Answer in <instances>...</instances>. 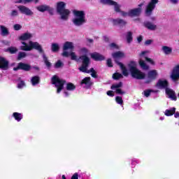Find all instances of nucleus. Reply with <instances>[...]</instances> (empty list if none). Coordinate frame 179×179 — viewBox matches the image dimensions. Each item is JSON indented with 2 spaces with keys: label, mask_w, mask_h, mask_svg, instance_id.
I'll use <instances>...</instances> for the list:
<instances>
[{
  "label": "nucleus",
  "mask_w": 179,
  "mask_h": 179,
  "mask_svg": "<svg viewBox=\"0 0 179 179\" xmlns=\"http://www.w3.org/2000/svg\"><path fill=\"white\" fill-rule=\"evenodd\" d=\"M80 59H81L82 64L81 66L78 68L79 71L83 73H91V76L96 79L98 76L96 70H94V68L87 70V68H89L90 65V57H88L87 55H83L80 56Z\"/></svg>",
  "instance_id": "obj_1"
},
{
  "label": "nucleus",
  "mask_w": 179,
  "mask_h": 179,
  "mask_svg": "<svg viewBox=\"0 0 179 179\" xmlns=\"http://www.w3.org/2000/svg\"><path fill=\"white\" fill-rule=\"evenodd\" d=\"M66 3L64 1H59L56 4V10L62 20L66 21L69 19L71 10L66 9Z\"/></svg>",
  "instance_id": "obj_2"
},
{
  "label": "nucleus",
  "mask_w": 179,
  "mask_h": 179,
  "mask_svg": "<svg viewBox=\"0 0 179 179\" xmlns=\"http://www.w3.org/2000/svg\"><path fill=\"white\" fill-rule=\"evenodd\" d=\"M128 66L131 78H134V79H137L138 80H142L143 79H145L146 75L145 74V73L141 71V70L136 68V63L135 62H130L128 64Z\"/></svg>",
  "instance_id": "obj_3"
},
{
  "label": "nucleus",
  "mask_w": 179,
  "mask_h": 179,
  "mask_svg": "<svg viewBox=\"0 0 179 179\" xmlns=\"http://www.w3.org/2000/svg\"><path fill=\"white\" fill-rule=\"evenodd\" d=\"M22 45L20 46V50L22 51H31V50H36L38 51L40 54L44 53V50H43V47L38 42H33L30 41L29 42V45L26 43V42H22Z\"/></svg>",
  "instance_id": "obj_4"
},
{
  "label": "nucleus",
  "mask_w": 179,
  "mask_h": 179,
  "mask_svg": "<svg viewBox=\"0 0 179 179\" xmlns=\"http://www.w3.org/2000/svg\"><path fill=\"white\" fill-rule=\"evenodd\" d=\"M76 18L73 20V23L75 26H82L86 23V14L83 10H74L73 11Z\"/></svg>",
  "instance_id": "obj_5"
},
{
  "label": "nucleus",
  "mask_w": 179,
  "mask_h": 179,
  "mask_svg": "<svg viewBox=\"0 0 179 179\" xmlns=\"http://www.w3.org/2000/svg\"><path fill=\"white\" fill-rule=\"evenodd\" d=\"M52 85L57 88V93L59 94L64 90V86L66 83V80L61 79L58 76L55 75L51 78Z\"/></svg>",
  "instance_id": "obj_6"
},
{
  "label": "nucleus",
  "mask_w": 179,
  "mask_h": 179,
  "mask_svg": "<svg viewBox=\"0 0 179 179\" xmlns=\"http://www.w3.org/2000/svg\"><path fill=\"white\" fill-rule=\"evenodd\" d=\"M157 3H159V0H150V1L148 3L145 8V16H147L148 17L152 16V13H153V10H155Z\"/></svg>",
  "instance_id": "obj_7"
},
{
  "label": "nucleus",
  "mask_w": 179,
  "mask_h": 179,
  "mask_svg": "<svg viewBox=\"0 0 179 179\" xmlns=\"http://www.w3.org/2000/svg\"><path fill=\"white\" fill-rule=\"evenodd\" d=\"M101 3L103 5H108L109 6H114L115 12L120 13L121 12V6L116 1L113 0H101Z\"/></svg>",
  "instance_id": "obj_8"
},
{
  "label": "nucleus",
  "mask_w": 179,
  "mask_h": 179,
  "mask_svg": "<svg viewBox=\"0 0 179 179\" xmlns=\"http://www.w3.org/2000/svg\"><path fill=\"white\" fill-rule=\"evenodd\" d=\"M13 71H24V72H30L31 71V65L27 63L20 62L16 67L13 68Z\"/></svg>",
  "instance_id": "obj_9"
},
{
  "label": "nucleus",
  "mask_w": 179,
  "mask_h": 179,
  "mask_svg": "<svg viewBox=\"0 0 179 179\" xmlns=\"http://www.w3.org/2000/svg\"><path fill=\"white\" fill-rule=\"evenodd\" d=\"M159 73H157V71L151 70L148 73V79L145 81L146 85H149V83H152L153 80H156L157 79Z\"/></svg>",
  "instance_id": "obj_10"
},
{
  "label": "nucleus",
  "mask_w": 179,
  "mask_h": 179,
  "mask_svg": "<svg viewBox=\"0 0 179 179\" xmlns=\"http://www.w3.org/2000/svg\"><path fill=\"white\" fill-rule=\"evenodd\" d=\"M17 9L20 13L22 15H26V16H33V15H34V13H33L30 8L26 7L25 6H18Z\"/></svg>",
  "instance_id": "obj_11"
},
{
  "label": "nucleus",
  "mask_w": 179,
  "mask_h": 179,
  "mask_svg": "<svg viewBox=\"0 0 179 179\" xmlns=\"http://www.w3.org/2000/svg\"><path fill=\"white\" fill-rule=\"evenodd\" d=\"M112 57L114 59L115 64H117V65H120V64H122L120 62V59H121V58H124V57H125V54L121 51H118L112 53Z\"/></svg>",
  "instance_id": "obj_12"
},
{
  "label": "nucleus",
  "mask_w": 179,
  "mask_h": 179,
  "mask_svg": "<svg viewBox=\"0 0 179 179\" xmlns=\"http://www.w3.org/2000/svg\"><path fill=\"white\" fill-rule=\"evenodd\" d=\"M142 13V8H136L129 10L128 16L130 17H139Z\"/></svg>",
  "instance_id": "obj_13"
},
{
  "label": "nucleus",
  "mask_w": 179,
  "mask_h": 179,
  "mask_svg": "<svg viewBox=\"0 0 179 179\" xmlns=\"http://www.w3.org/2000/svg\"><path fill=\"white\" fill-rule=\"evenodd\" d=\"M62 56L66 57V58H68V57L71 56V61H76V62H79L80 60L82 61L80 57L78 59V56H76L75 52H71L69 53L67 51H64L62 52Z\"/></svg>",
  "instance_id": "obj_14"
},
{
  "label": "nucleus",
  "mask_w": 179,
  "mask_h": 179,
  "mask_svg": "<svg viewBox=\"0 0 179 179\" xmlns=\"http://www.w3.org/2000/svg\"><path fill=\"white\" fill-rule=\"evenodd\" d=\"M90 57L92 59H94V61H96V62H101V61L106 60V57H104V55H103L97 52L91 53Z\"/></svg>",
  "instance_id": "obj_15"
},
{
  "label": "nucleus",
  "mask_w": 179,
  "mask_h": 179,
  "mask_svg": "<svg viewBox=\"0 0 179 179\" xmlns=\"http://www.w3.org/2000/svg\"><path fill=\"white\" fill-rule=\"evenodd\" d=\"M165 93L169 96V99L173 100V101H177V96L176 95V92H174V90L171 88H166Z\"/></svg>",
  "instance_id": "obj_16"
},
{
  "label": "nucleus",
  "mask_w": 179,
  "mask_h": 179,
  "mask_svg": "<svg viewBox=\"0 0 179 179\" xmlns=\"http://www.w3.org/2000/svg\"><path fill=\"white\" fill-rule=\"evenodd\" d=\"M157 87H159V89H169V81L167 80H162V79H159L158 82L157 83Z\"/></svg>",
  "instance_id": "obj_17"
},
{
  "label": "nucleus",
  "mask_w": 179,
  "mask_h": 179,
  "mask_svg": "<svg viewBox=\"0 0 179 179\" xmlns=\"http://www.w3.org/2000/svg\"><path fill=\"white\" fill-rule=\"evenodd\" d=\"M112 22L114 26H120V27H124V26H127V21L121 18L113 19L112 20Z\"/></svg>",
  "instance_id": "obj_18"
},
{
  "label": "nucleus",
  "mask_w": 179,
  "mask_h": 179,
  "mask_svg": "<svg viewBox=\"0 0 179 179\" xmlns=\"http://www.w3.org/2000/svg\"><path fill=\"white\" fill-rule=\"evenodd\" d=\"M9 68V62L6 60L5 57H0V69H8Z\"/></svg>",
  "instance_id": "obj_19"
},
{
  "label": "nucleus",
  "mask_w": 179,
  "mask_h": 179,
  "mask_svg": "<svg viewBox=\"0 0 179 179\" xmlns=\"http://www.w3.org/2000/svg\"><path fill=\"white\" fill-rule=\"evenodd\" d=\"M144 27L148 29V30L155 31L156 29H157V26L156 24H154L153 23L146 21L143 23Z\"/></svg>",
  "instance_id": "obj_20"
},
{
  "label": "nucleus",
  "mask_w": 179,
  "mask_h": 179,
  "mask_svg": "<svg viewBox=\"0 0 179 179\" xmlns=\"http://www.w3.org/2000/svg\"><path fill=\"white\" fill-rule=\"evenodd\" d=\"M33 37V35L30 33H24L22 34L20 36H19V40L20 41H26L27 40H30Z\"/></svg>",
  "instance_id": "obj_21"
},
{
  "label": "nucleus",
  "mask_w": 179,
  "mask_h": 179,
  "mask_svg": "<svg viewBox=\"0 0 179 179\" xmlns=\"http://www.w3.org/2000/svg\"><path fill=\"white\" fill-rule=\"evenodd\" d=\"M73 48H75V47L73 46V43L72 42L66 41L63 45L64 51H68V50H73Z\"/></svg>",
  "instance_id": "obj_22"
},
{
  "label": "nucleus",
  "mask_w": 179,
  "mask_h": 179,
  "mask_svg": "<svg viewBox=\"0 0 179 179\" xmlns=\"http://www.w3.org/2000/svg\"><path fill=\"white\" fill-rule=\"evenodd\" d=\"M171 78L173 82H177V80H179V71L173 69L171 75Z\"/></svg>",
  "instance_id": "obj_23"
},
{
  "label": "nucleus",
  "mask_w": 179,
  "mask_h": 179,
  "mask_svg": "<svg viewBox=\"0 0 179 179\" xmlns=\"http://www.w3.org/2000/svg\"><path fill=\"white\" fill-rule=\"evenodd\" d=\"M13 117L15 118V121H17V122H20V121L23 120V115L17 112H14L13 113Z\"/></svg>",
  "instance_id": "obj_24"
},
{
  "label": "nucleus",
  "mask_w": 179,
  "mask_h": 179,
  "mask_svg": "<svg viewBox=\"0 0 179 179\" xmlns=\"http://www.w3.org/2000/svg\"><path fill=\"white\" fill-rule=\"evenodd\" d=\"M0 29H1V36H3V37L9 36V29H8V28H6L3 25H1Z\"/></svg>",
  "instance_id": "obj_25"
},
{
  "label": "nucleus",
  "mask_w": 179,
  "mask_h": 179,
  "mask_svg": "<svg viewBox=\"0 0 179 179\" xmlns=\"http://www.w3.org/2000/svg\"><path fill=\"white\" fill-rule=\"evenodd\" d=\"M176 114V108H171L170 109H166L164 112V115L166 117H171Z\"/></svg>",
  "instance_id": "obj_26"
},
{
  "label": "nucleus",
  "mask_w": 179,
  "mask_h": 179,
  "mask_svg": "<svg viewBox=\"0 0 179 179\" xmlns=\"http://www.w3.org/2000/svg\"><path fill=\"white\" fill-rule=\"evenodd\" d=\"M118 66H120L124 76H128V75H129V73H128V70L127 69V67H125L124 64L119 63Z\"/></svg>",
  "instance_id": "obj_27"
},
{
  "label": "nucleus",
  "mask_w": 179,
  "mask_h": 179,
  "mask_svg": "<svg viewBox=\"0 0 179 179\" xmlns=\"http://www.w3.org/2000/svg\"><path fill=\"white\" fill-rule=\"evenodd\" d=\"M66 90L68 92H73V90H76V85L72 83H68L66 86Z\"/></svg>",
  "instance_id": "obj_28"
},
{
  "label": "nucleus",
  "mask_w": 179,
  "mask_h": 179,
  "mask_svg": "<svg viewBox=\"0 0 179 179\" xmlns=\"http://www.w3.org/2000/svg\"><path fill=\"white\" fill-rule=\"evenodd\" d=\"M90 77H85L80 82V85H86V86H92V81Z\"/></svg>",
  "instance_id": "obj_29"
},
{
  "label": "nucleus",
  "mask_w": 179,
  "mask_h": 179,
  "mask_svg": "<svg viewBox=\"0 0 179 179\" xmlns=\"http://www.w3.org/2000/svg\"><path fill=\"white\" fill-rule=\"evenodd\" d=\"M162 51L164 52L165 55H170L173 52V49L169 46H163Z\"/></svg>",
  "instance_id": "obj_30"
},
{
  "label": "nucleus",
  "mask_w": 179,
  "mask_h": 179,
  "mask_svg": "<svg viewBox=\"0 0 179 179\" xmlns=\"http://www.w3.org/2000/svg\"><path fill=\"white\" fill-rule=\"evenodd\" d=\"M31 82L32 84V86H36V85H38L40 83V77L38 76H35L31 78Z\"/></svg>",
  "instance_id": "obj_31"
},
{
  "label": "nucleus",
  "mask_w": 179,
  "mask_h": 179,
  "mask_svg": "<svg viewBox=\"0 0 179 179\" xmlns=\"http://www.w3.org/2000/svg\"><path fill=\"white\" fill-rule=\"evenodd\" d=\"M49 6H47V5H41L39 6L36 7V9L39 12H45V11H47V10L49 9Z\"/></svg>",
  "instance_id": "obj_32"
},
{
  "label": "nucleus",
  "mask_w": 179,
  "mask_h": 179,
  "mask_svg": "<svg viewBox=\"0 0 179 179\" xmlns=\"http://www.w3.org/2000/svg\"><path fill=\"white\" fill-rule=\"evenodd\" d=\"M138 64L143 69H145V71H148L149 69V66L146 64L145 61L141 59L139 60Z\"/></svg>",
  "instance_id": "obj_33"
},
{
  "label": "nucleus",
  "mask_w": 179,
  "mask_h": 179,
  "mask_svg": "<svg viewBox=\"0 0 179 179\" xmlns=\"http://www.w3.org/2000/svg\"><path fill=\"white\" fill-rule=\"evenodd\" d=\"M17 49L16 47H9L8 48L6 49V52H9L10 54H16L17 52Z\"/></svg>",
  "instance_id": "obj_34"
},
{
  "label": "nucleus",
  "mask_w": 179,
  "mask_h": 179,
  "mask_svg": "<svg viewBox=\"0 0 179 179\" xmlns=\"http://www.w3.org/2000/svg\"><path fill=\"white\" fill-rule=\"evenodd\" d=\"M27 57V54L24 52H20L18 53L17 59V61H21V59H23L24 58H26Z\"/></svg>",
  "instance_id": "obj_35"
},
{
  "label": "nucleus",
  "mask_w": 179,
  "mask_h": 179,
  "mask_svg": "<svg viewBox=\"0 0 179 179\" xmlns=\"http://www.w3.org/2000/svg\"><path fill=\"white\" fill-rule=\"evenodd\" d=\"M51 50L52 52H58L59 51V45L58 43H52Z\"/></svg>",
  "instance_id": "obj_36"
},
{
  "label": "nucleus",
  "mask_w": 179,
  "mask_h": 179,
  "mask_svg": "<svg viewBox=\"0 0 179 179\" xmlns=\"http://www.w3.org/2000/svg\"><path fill=\"white\" fill-rule=\"evenodd\" d=\"M122 87V82H119L117 84H113L111 85L110 89L112 90H114V89H115V90H117V89H120Z\"/></svg>",
  "instance_id": "obj_37"
},
{
  "label": "nucleus",
  "mask_w": 179,
  "mask_h": 179,
  "mask_svg": "<svg viewBox=\"0 0 179 179\" xmlns=\"http://www.w3.org/2000/svg\"><path fill=\"white\" fill-rule=\"evenodd\" d=\"M122 78H124V76L120 73H115L113 74V79H114V80H119V79H121Z\"/></svg>",
  "instance_id": "obj_38"
},
{
  "label": "nucleus",
  "mask_w": 179,
  "mask_h": 179,
  "mask_svg": "<svg viewBox=\"0 0 179 179\" xmlns=\"http://www.w3.org/2000/svg\"><path fill=\"white\" fill-rule=\"evenodd\" d=\"M134 40V38L132 37V32L129 31L127 32V41L129 44L130 43H132V41Z\"/></svg>",
  "instance_id": "obj_39"
},
{
  "label": "nucleus",
  "mask_w": 179,
  "mask_h": 179,
  "mask_svg": "<svg viewBox=\"0 0 179 179\" xmlns=\"http://www.w3.org/2000/svg\"><path fill=\"white\" fill-rule=\"evenodd\" d=\"M43 57L45 65H46L47 68H51V62L48 61V58H47V56H45V55H43Z\"/></svg>",
  "instance_id": "obj_40"
},
{
  "label": "nucleus",
  "mask_w": 179,
  "mask_h": 179,
  "mask_svg": "<svg viewBox=\"0 0 179 179\" xmlns=\"http://www.w3.org/2000/svg\"><path fill=\"white\" fill-rule=\"evenodd\" d=\"M115 101L117 104H120V106H122V104H124V100H122V96H116Z\"/></svg>",
  "instance_id": "obj_41"
},
{
  "label": "nucleus",
  "mask_w": 179,
  "mask_h": 179,
  "mask_svg": "<svg viewBox=\"0 0 179 179\" xmlns=\"http://www.w3.org/2000/svg\"><path fill=\"white\" fill-rule=\"evenodd\" d=\"M61 66H64V64H62V62H61V60H58L55 64V68H56V69H58L61 68Z\"/></svg>",
  "instance_id": "obj_42"
},
{
  "label": "nucleus",
  "mask_w": 179,
  "mask_h": 179,
  "mask_svg": "<svg viewBox=\"0 0 179 179\" xmlns=\"http://www.w3.org/2000/svg\"><path fill=\"white\" fill-rule=\"evenodd\" d=\"M153 92V91L152 90H145L143 92V94L145 97H149V96H150V93Z\"/></svg>",
  "instance_id": "obj_43"
},
{
  "label": "nucleus",
  "mask_w": 179,
  "mask_h": 179,
  "mask_svg": "<svg viewBox=\"0 0 179 179\" xmlns=\"http://www.w3.org/2000/svg\"><path fill=\"white\" fill-rule=\"evenodd\" d=\"M145 61H147V62H149V64H150L151 65H155L156 63L155 62V61H153V59L148 57H145Z\"/></svg>",
  "instance_id": "obj_44"
},
{
  "label": "nucleus",
  "mask_w": 179,
  "mask_h": 179,
  "mask_svg": "<svg viewBox=\"0 0 179 179\" xmlns=\"http://www.w3.org/2000/svg\"><path fill=\"white\" fill-rule=\"evenodd\" d=\"M110 48L112 50H118L119 47L115 43H112L109 45Z\"/></svg>",
  "instance_id": "obj_45"
},
{
  "label": "nucleus",
  "mask_w": 179,
  "mask_h": 179,
  "mask_svg": "<svg viewBox=\"0 0 179 179\" xmlns=\"http://www.w3.org/2000/svg\"><path fill=\"white\" fill-rule=\"evenodd\" d=\"M106 65H107V66H108V68H113V62H112L111 59H107Z\"/></svg>",
  "instance_id": "obj_46"
},
{
  "label": "nucleus",
  "mask_w": 179,
  "mask_h": 179,
  "mask_svg": "<svg viewBox=\"0 0 179 179\" xmlns=\"http://www.w3.org/2000/svg\"><path fill=\"white\" fill-rule=\"evenodd\" d=\"M24 86H26V84L24 83V81L21 80L18 84H17V87L18 89H22Z\"/></svg>",
  "instance_id": "obj_47"
},
{
  "label": "nucleus",
  "mask_w": 179,
  "mask_h": 179,
  "mask_svg": "<svg viewBox=\"0 0 179 179\" xmlns=\"http://www.w3.org/2000/svg\"><path fill=\"white\" fill-rule=\"evenodd\" d=\"M116 94H125V92L122 91L121 88H117L115 90Z\"/></svg>",
  "instance_id": "obj_48"
},
{
  "label": "nucleus",
  "mask_w": 179,
  "mask_h": 179,
  "mask_svg": "<svg viewBox=\"0 0 179 179\" xmlns=\"http://www.w3.org/2000/svg\"><path fill=\"white\" fill-rule=\"evenodd\" d=\"M13 29H14V30L19 31V30H20V29H22V25H20L19 24H15L13 26Z\"/></svg>",
  "instance_id": "obj_49"
},
{
  "label": "nucleus",
  "mask_w": 179,
  "mask_h": 179,
  "mask_svg": "<svg viewBox=\"0 0 179 179\" xmlns=\"http://www.w3.org/2000/svg\"><path fill=\"white\" fill-rule=\"evenodd\" d=\"M34 1L35 3H38V1L40 0H24V3H30V2H33Z\"/></svg>",
  "instance_id": "obj_50"
},
{
  "label": "nucleus",
  "mask_w": 179,
  "mask_h": 179,
  "mask_svg": "<svg viewBox=\"0 0 179 179\" xmlns=\"http://www.w3.org/2000/svg\"><path fill=\"white\" fill-rule=\"evenodd\" d=\"M106 94L110 97H114V92L109 90L106 92Z\"/></svg>",
  "instance_id": "obj_51"
},
{
  "label": "nucleus",
  "mask_w": 179,
  "mask_h": 179,
  "mask_svg": "<svg viewBox=\"0 0 179 179\" xmlns=\"http://www.w3.org/2000/svg\"><path fill=\"white\" fill-rule=\"evenodd\" d=\"M152 43H153V40L148 39V40L145 41V45H150V44H152Z\"/></svg>",
  "instance_id": "obj_52"
},
{
  "label": "nucleus",
  "mask_w": 179,
  "mask_h": 179,
  "mask_svg": "<svg viewBox=\"0 0 179 179\" xmlns=\"http://www.w3.org/2000/svg\"><path fill=\"white\" fill-rule=\"evenodd\" d=\"M18 13L17 10H13L12 12L10 13V16H17Z\"/></svg>",
  "instance_id": "obj_53"
},
{
  "label": "nucleus",
  "mask_w": 179,
  "mask_h": 179,
  "mask_svg": "<svg viewBox=\"0 0 179 179\" xmlns=\"http://www.w3.org/2000/svg\"><path fill=\"white\" fill-rule=\"evenodd\" d=\"M47 11L50 13V15H54V8H50V6H49V9H48Z\"/></svg>",
  "instance_id": "obj_54"
},
{
  "label": "nucleus",
  "mask_w": 179,
  "mask_h": 179,
  "mask_svg": "<svg viewBox=\"0 0 179 179\" xmlns=\"http://www.w3.org/2000/svg\"><path fill=\"white\" fill-rule=\"evenodd\" d=\"M71 179H79V174L78 173H75L72 176Z\"/></svg>",
  "instance_id": "obj_55"
},
{
  "label": "nucleus",
  "mask_w": 179,
  "mask_h": 179,
  "mask_svg": "<svg viewBox=\"0 0 179 179\" xmlns=\"http://www.w3.org/2000/svg\"><path fill=\"white\" fill-rule=\"evenodd\" d=\"M119 13H121L122 16H123L124 17H125V16H128V13L125 11L120 10Z\"/></svg>",
  "instance_id": "obj_56"
},
{
  "label": "nucleus",
  "mask_w": 179,
  "mask_h": 179,
  "mask_svg": "<svg viewBox=\"0 0 179 179\" xmlns=\"http://www.w3.org/2000/svg\"><path fill=\"white\" fill-rule=\"evenodd\" d=\"M103 40L105 43H110V38L107 36H103Z\"/></svg>",
  "instance_id": "obj_57"
},
{
  "label": "nucleus",
  "mask_w": 179,
  "mask_h": 179,
  "mask_svg": "<svg viewBox=\"0 0 179 179\" xmlns=\"http://www.w3.org/2000/svg\"><path fill=\"white\" fill-rule=\"evenodd\" d=\"M81 51L82 52H84V54H87V52H89V50L86 48H81Z\"/></svg>",
  "instance_id": "obj_58"
},
{
  "label": "nucleus",
  "mask_w": 179,
  "mask_h": 179,
  "mask_svg": "<svg viewBox=\"0 0 179 179\" xmlns=\"http://www.w3.org/2000/svg\"><path fill=\"white\" fill-rule=\"evenodd\" d=\"M143 40V38L142 37V36H140L137 38V41L138 43H141Z\"/></svg>",
  "instance_id": "obj_59"
},
{
  "label": "nucleus",
  "mask_w": 179,
  "mask_h": 179,
  "mask_svg": "<svg viewBox=\"0 0 179 179\" xmlns=\"http://www.w3.org/2000/svg\"><path fill=\"white\" fill-rule=\"evenodd\" d=\"M174 117L175 118H179V112H175Z\"/></svg>",
  "instance_id": "obj_60"
},
{
  "label": "nucleus",
  "mask_w": 179,
  "mask_h": 179,
  "mask_svg": "<svg viewBox=\"0 0 179 179\" xmlns=\"http://www.w3.org/2000/svg\"><path fill=\"white\" fill-rule=\"evenodd\" d=\"M148 51H143L140 54V57H143V55H145V54H147Z\"/></svg>",
  "instance_id": "obj_61"
},
{
  "label": "nucleus",
  "mask_w": 179,
  "mask_h": 179,
  "mask_svg": "<svg viewBox=\"0 0 179 179\" xmlns=\"http://www.w3.org/2000/svg\"><path fill=\"white\" fill-rule=\"evenodd\" d=\"M64 94H65L66 97H69V92H68V91H64Z\"/></svg>",
  "instance_id": "obj_62"
},
{
  "label": "nucleus",
  "mask_w": 179,
  "mask_h": 179,
  "mask_svg": "<svg viewBox=\"0 0 179 179\" xmlns=\"http://www.w3.org/2000/svg\"><path fill=\"white\" fill-rule=\"evenodd\" d=\"M175 71H178L179 72V64H178L176 66L173 68Z\"/></svg>",
  "instance_id": "obj_63"
},
{
  "label": "nucleus",
  "mask_w": 179,
  "mask_h": 179,
  "mask_svg": "<svg viewBox=\"0 0 179 179\" xmlns=\"http://www.w3.org/2000/svg\"><path fill=\"white\" fill-rule=\"evenodd\" d=\"M171 2L172 3H178V0H171Z\"/></svg>",
  "instance_id": "obj_64"
}]
</instances>
